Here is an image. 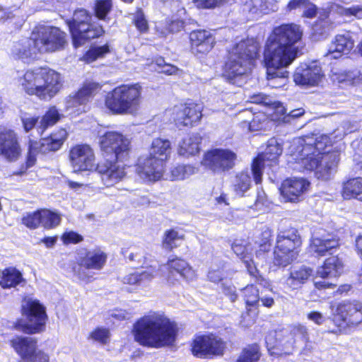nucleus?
Wrapping results in <instances>:
<instances>
[{"instance_id":"obj_1","label":"nucleus","mask_w":362,"mask_h":362,"mask_svg":"<svg viewBox=\"0 0 362 362\" xmlns=\"http://www.w3.org/2000/svg\"><path fill=\"white\" fill-rule=\"evenodd\" d=\"M331 146L328 136L322 134L294 139L290 146L291 158L300 165L299 170H315L319 179L328 180L336 171L339 156L336 153L325 151Z\"/></svg>"},{"instance_id":"obj_2","label":"nucleus","mask_w":362,"mask_h":362,"mask_svg":"<svg viewBox=\"0 0 362 362\" xmlns=\"http://www.w3.org/2000/svg\"><path fill=\"white\" fill-rule=\"evenodd\" d=\"M133 332L135 340L140 344L158 348L175 341L177 328L163 315L152 313L139 320Z\"/></svg>"},{"instance_id":"obj_3","label":"nucleus","mask_w":362,"mask_h":362,"mask_svg":"<svg viewBox=\"0 0 362 362\" xmlns=\"http://www.w3.org/2000/svg\"><path fill=\"white\" fill-rule=\"evenodd\" d=\"M259 45L254 39H246L237 43L231 49L226 63L225 73L229 82L241 86L250 72L258 55Z\"/></svg>"},{"instance_id":"obj_4","label":"nucleus","mask_w":362,"mask_h":362,"mask_svg":"<svg viewBox=\"0 0 362 362\" xmlns=\"http://www.w3.org/2000/svg\"><path fill=\"white\" fill-rule=\"evenodd\" d=\"M300 245V237L296 228L279 232L274 251V264L286 267L291 264L297 257Z\"/></svg>"},{"instance_id":"obj_5","label":"nucleus","mask_w":362,"mask_h":362,"mask_svg":"<svg viewBox=\"0 0 362 362\" xmlns=\"http://www.w3.org/2000/svg\"><path fill=\"white\" fill-rule=\"evenodd\" d=\"M91 16L84 9L76 10L71 21L67 22L72 35L74 45L81 46L88 40L99 37L103 33L101 26L90 23Z\"/></svg>"},{"instance_id":"obj_6","label":"nucleus","mask_w":362,"mask_h":362,"mask_svg":"<svg viewBox=\"0 0 362 362\" xmlns=\"http://www.w3.org/2000/svg\"><path fill=\"white\" fill-rule=\"evenodd\" d=\"M298 53L294 49L281 46L268 40L264 53V63L267 74L272 75L276 71H284L296 58Z\"/></svg>"},{"instance_id":"obj_7","label":"nucleus","mask_w":362,"mask_h":362,"mask_svg":"<svg viewBox=\"0 0 362 362\" xmlns=\"http://www.w3.org/2000/svg\"><path fill=\"white\" fill-rule=\"evenodd\" d=\"M31 35L40 53L58 51L63 49L66 43L65 33L57 27L39 26Z\"/></svg>"},{"instance_id":"obj_8","label":"nucleus","mask_w":362,"mask_h":362,"mask_svg":"<svg viewBox=\"0 0 362 362\" xmlns=\"http://www.w3.org/2000/svg\"><path fill=\"white\" fill-rule=\"evenodd\" d=\"M331 310L334 315L333 322L337 329L330 330L334 334H340L346 325H356L362 322V303L358 301L341 302L332 305Z\"/></svg>"},{"instance_id":"obj_9","label":"nucleus","mask_w":362,"mask_h":362,"mask_svg":"<svg viewBox=\"0 0 362 362\" xmlns=\"http://www.w3.org/2000/svg\"><path fill=\"white\" fill-rule=\"evenodd\" d=\"M141 103L140 92H107L106 107L114 114H134Z\"/></svg>"},{"instance_id":"obj_10","label":"nucleus","mask_w":362,"mask_h":362,"mask_svg":"<svg viewBox=\"0 0 362 362\" xmlns=\"http://www.w3.org/2000/svg\"><path fill=\"white\" fill-rule=\"evenodd\" d=\"M100 148L105 156L115 160H122L128 156L130 150L129 140L117 132H108L100 138Z\"/></svg>"},{"instance_id":"obj_11","label":"nucleus","mask_w":362,"mask_h":362,"mask_svg":"<svg viewBox=\"0 0 362 362\" xmlns=\"http://www.w3.org/2000/svg\"><path fill=\"white\" fill-rule=\"evenodd\" d=\"M236 158V153L228 148H213L204 154L201 164L214 173H223L234 167Z\"/></svg>"},{"instance_id":"obj_12","label":"nucleus","mask_w":362,"mask_h":362,"mask_svg":"<svg viewBox=\"0 0 362 362\" xmlns=\"http://www.w3.org/2000/svg\"><path fill=\"white\" fill-rule=\"evenodd\" d=\"M282 153V148L275 139L268 141L265 151L259 154L253 160L252 171L255 182L258 185L262 182L263 169L266 166L272 167L277 164L278 158Z\"/></svg>"},{"instance_id":"obj_13","label":"nucleus","mask_w":362,"mask_h":362,"mask_svg":"<svg viewBox=\"0 0 362 362\" xmlns=\"http://www.w3.org/2000/svg\"><path fill=\"white\" fill-rule=\"evenodd\" d=\"M66 136V131L64 129H60L57 132L52 133L49 137L41 139L40 144L37 141H30L27 166L31 167L34 165L36 155L38 152L45 153L47 151H54L59 149Z\"/></svg>"},{"instance_id":"obj_14","label":"nucleus","mask_w":362,"mask_h":362,"mask_svg":"<svg viewBox=\"0 0 362 362\" xmlns=\"http://www.w3.org/2000/svg\"><path fill=\"white\" fill-rule=\"evenodd\" d=\"M22 311L28 320L23 331L28 333L38 332L45 324L47 319L44 306L38 300L28 298L23 301Z\"/></svg>"},{"instance_id":"obj_15","label":"nucleus","mask_w":362,"mask_h":362,"mask_svg":"<svg viewBox=\"0 0 362 362\" xmlns=\"http://www.w3.org/2000/svg\"><path fill=\"white\" fill-rule=\"evenodd\" d=\"M203 110V105L194 102H188L184 105L175 106L165 112L172 116V119L178 126H189L200 121Z\"/></svg>"},{"instance_id":"obj_16","label":"nucleus","mask_w":362,"mask_h":362,"mask_svg":"<svg viewBox=\"0 0 362 362\" xmlns=\"http://www.w3.org/2000/svg\"><path fill=\"white\" fill-rule=\"evenodd\" d=\"M303 30L295 23L283 24L274 28L272 34L268 40L277 44L294 49L298 53L296 44L301 40Z\"/></svg>"},{"instance_id":"obj_17","label":"nucleus","mask_w":362,"mask_h":362,"mask_svg":"<svg viewBox=\"0 0 362 362\" xmlns=\"http://www.w3.org/2000/svg\"><path fill=\"white\" fill-rule=\"evenodd\" d=\"M225 349L224 341L214 334L197 336L193 341L192 351L198 357H211L222 355Z\"/></svg>"},{"instance_id":"obj_18","label":"nucleus","mask_w":362,"mask_h":362,"mask_svg":"<svg viewBox=\"0 0 362 362\" xmlns=\"http://www.w3.org/2000/svg\"><path fill=\"white\" fill-rule=\"evenodd\" d=\"M322 68L317 62L303 63L298 66L293 74L296 85L309 88L320 86L324 79Z\"/></svg>"},{"instance_id":"obj_19","label":"nucleus","mask_w":362,"mask_h":362,"mask_svg":"<svg viewBox=\"0 0 362 362\" xmlns=\"http://www.w3.org/2000/svg\"><path fill=\"white\" fill-rule=\"evenodd\" d=\"M69 160L75 172L91 171L97 168L93 150L87 144L74 146L69 152Z\"/></svg>"},{"instance_id":"obj_20","label":"nucleus","mask_w":362,"mask_h":362,"mask_svg":"<svg viewBox=\"0 0 362 362\" xmlns=\"http://www.w3.org/2000/svg\"><path fill=\"white\" fill-rule=\"evenodd\" d=\"M119 160L106 159L97 165L96 170L106 187H112L126 177V165Z\"/></svg>"},{"instance_id":"obj_21","label":"nucleus","mask_w":362,"mask_h":362,"mask_svg":"<svg viewBox=\"0 0 362 362\" xmlns=\"http://www.w3.org/2000/svg\"><path fill=\"white\" fill-rule=\"evenodd\" d=\"M107 261L106 254L100 249L90 250L86 253V255L81 257L78 260V268H74V274L81 280L87 281L89 277L86 272L81 267L86 269H101Z\"/></svg>"},{"instance_id":"obj_22","label":"nucleus","mask_w":362,"mask_h":362,"mask_svg":"<svg viewBox=\"0 0 362 362\" xmlns=\"http://www.w3.org/2000/svg\"><path fill=\"white\" fill-rule=\"evenodd\" d=\"M165 165L153 157H141L138 160L136 171L137 175L146 182H156L163 175Z\"/></svg>"},{"instance_id":"obj_23","label":"nucleus","mask_w":362,"mask_h":362,"mask_svg":"<svg viewBox=\"0 0 362 362\" xmlns=\"http://www.w3.org/2000/svg\"><path fill=\"white\" fill-rule=\"evenodd\" d=\"M21 154L17 134L11 129L0 130V155L9 162H14Z\"/></svg>"},{"instance_id":"obj_24","label":"nucleus","mask_w":362,"mask_h":362,"mask_svg":"<svg viewBox=\"0 0 362 362\" xmlns=\"http://www.w3.org/2000/svg\"><path fill=\"white\" fill-rule=\"evenodd\" d=\"M339 239L333 234L320 228L313 233L310 248L311 252L323 256L339 246Z\"/></svg>"},{"instance_id":"obj_25","label":"nucleus","mask_w":362,"mask_h":362,"mask_svg":"<svg viewBox=\"0 0 362 362\" xmlns=\"http://www.w3.org/2000/svg\"><path fill=\"white\" fill-rule=\"evenodd\" d=\"M240 8L248 18L276 11L277 0H240Z\"/></svg>"},{"instance_id":"obj_26","label":"nucleus","mask_w":362,"mask_h":362,"mask_svg":"<svg viewBox=\"0 0 362 362\" xmlns=\"http://www.w3.org/2000/svg\"><path fill=\"white\" fill-rule=\"evenodd\" d=\"M167 266L169 270L167 281L170 286H176L179 284L178 279L174 277L175 273L187 281H192L195 278V272L183 259L177 257L169 259Z\"/></svg>"},{"instance_id":"obj_27","label":"nucleus","mask_w":362,"mask_h":362,"mask_svg":"<svg viewBox=\"0 0 362 362\" xmlns=\"http://www.w3.org/2000/svg\"><path fill=\"white\" fill-rule=\"evenodd\" d=\"M310 183L303 178H291L286 180L280 189L281 194L288 202H295L305 193Z\"/></svg>"},{"instance_id":"obj_28","label":"nucleus","mask_w":362,"mask_h":362,"mask_svg":"<svg viewBox=\"0 0 362 362\" xmlns=\"http://www.w3.org/2000/svg\"><path fill=\"white\" fill-rule=\"evenodd\" d=\"M38 52L35 43L31 35L30 38H24L13 43L11 54L15 59L28 62L35 57Z\"/></svg>"},{"instance_id":"obj_29","label":"nucleus","mask_w":362,"mask_h":362,"mask_svg":"<svg viewBox=\"0 0 362 362\" xmlns=\"http://www.w3.org/2000/svg\"><path fill=\"white\" fill-rule=\"evenodd\" d=\"M11 346L23 362H30L37 350V341L30 337H16L11 340Z\"/></svg>"},{"instance_id":"obj_30","label":"nucleus","mask_w":362,"mask_h":362,"mask_svg":"<svg viewBox=\"0 0 362 362\" xmlns=\"http://www.w3.org/2000/svg\"><path fill=\"white\" fill-rule=\"evenodd\" d=\"M192 49L194 53H208L214 47L215 39L210 31L197 30L190 33Z\"/></svg>"},{"instance_id":"obj_31","label":"nucleus","mask_w":362,"mask_h":362,"mask_svg":"<svg viewBox=\"0 0 362 362\" xmlns=\"http://www.w3.org/2000/svg\"><path fill=\"white\" fill-rule=\"evenodd\" d=\"M354 48V41L349 33L337 35L329 46L326 57L339 59L344 54H348Z\"/></svg>"},{"instance_id":"obj_32","label":"nucleus","mask_w":362,"mask_h":362,"mask_svg":"<svg viewBox=\"0 0 362 362\" xmlns=\"http://www.w3.org/2000/svg\"><path fill=\"white\" fill-rule=\"evenodd\" d=\"M250 248V246L243 245L237 243H234L232 245V250L234 253L242 259L249 274L255 277L260 284H262V282H265L266 284L267 282L261 276H258L259 272L253 259H252V254L248 252Z\"/></svg>"},{"instance_id":"obj_33","label":"nucleus","mask_w":362,"mask_h":362,"mask_svg":"<svg viewBox=\"0 0 362 362\" xmlns=\"http://www.w3.org/2000/svg\"><path fill=\"white\" fill-rule=\"evenodd\" d=\"M202 138L198 133L188 134L178 144L177 153L185 158L194 156L199 153Z\"/></svg>"},{"instance_id":"obj_34","label":"nucleus","mask_w":362,"mask_h":362,"mask_svg":"<svg viewBox=\"0 0 362 362\" xmlns=\"http://www.w3.org/2000/svg\"><path fill=\"white\" fill-rule=\"evenodd\" d=\"M343 270V263L337 256H332L325 259L324 264L318 267L316 278L322 279L337 277Z\"/></svg>"},{"instance_id":"obj_35","label":"nucleus","mask_w":362,"mask_h":362,"mask_svg":"<svg viewBox=\"0 0 362 362\" xmlns=\"http://www.w3.org/2000/svg\"><path fill=\"white\" fill-rule=\"evenodd\" d=\"M170 142L167 139L160 138L155 139L151 144L148 157H153L158 161H162L165 165V161L170 155Z\"/></svg>"},{"instance_id":"obj_36","label":"nucleus","mask_w":362,"mask_h":362,"mask_svg":"<svg viewBox=\"0 0 362 362\" xmlns=\"http://www.w3.org/2000/svg\"><path fill=\"white\" fill-rule=\"evenodd\" d=\"M251 175H253L252 168L238 173L232 182L234 192L239 197L244 196L252 186Z\"/></svg>"},{"instance_id":"obj_37","label":"nucleus","mask_w":362,"mask_h":362,"mask_svg":"<svg viewBox=\"0 0 362 362\" xmlns=\"http://www.w3.org/2000/svg\"><path fill=\"white\" fill-rule=\"evenodd\" d=\"M307 339V328L303 325H298L293 327L291 333L286 337V339L281 341L280 343L286 346L285 354H289L293 351L296 341H305Z\"/></svg>"},{"instance_id":"obj_38","label":"nucleus","mask_w":362,"mask_h":362,"mask_svg":"<svg viewBox=\"0 0 362 362\" xmlns=\"http://www.w3.org/2000/svg\"><path fill=\"white\" fill-rule=\"evenodd\" d=\"M313 270L307 267H293L290 273V276L286 281V285L292 288H297L301 284L311 276Z\"/></svg>"},{"instance_id":"obj_39","label":"nucleus","mask_w":362,"mask_h":362,"mask_svg":"<svg viewBox=\"0 0 362 362\" xmlns=\"http://www.w3.org/2000/svg\"><path fill=\"white\" fill-rule=\"evenodd\" d=\"M91 92H76L73 95L69 96L66 102L67 110L69 114H79L85 112V104L90 98Z\"/></svg>"},{"instance_id":"obj_40","label":"nucleus","mask_w":362,"mask_h":362,"mask_svg":"<svg viewBox=\"0 0 362 362\" xmlns=\"http://www.w3.org/2000/svg\"><path fill=\"white\" fill-rule=\"evenodd\" d=\"M41 72V68L26 71L21 82L25 90H41L42 85L44 84Z\"/></svg>"},{"instance_id":"obj_41","label":"nucleus","mask_w":362,"mask_h":362,"mask_svg":"<svg viewBox=\"0 0 362 362\" xmlns=\"http://www.w3.org/2000/svg\"><path fill=\"white\" fill-rule=\"evenodd\" d=\"M23 280L21 273L15 268L0 271V286L4 288L15 287Z\"/></svg>"},{"instance_id":"obj_42","label":"nucleus","mask_w":362,"mask_h":362,"mask_svg":"<svg viewBox=\"0 0 362 362\" xmlns=\"http://www.w3.org/2000/svg\"><path fill=\"white\" fill-rule=\"evenodd\" d=\"M43 80L41 90H59L61 81L60 75L54 70L41 68Z\"/></svg>"},{"instance_id":"obj_43","label":"nucleus","mask_w":362,"mask_h":362,"mask_svg":"<svg viewBox=\"0 0 362 362\" xmlns=\"http://www.w3.org/2000/svg\"><path fill=\"white\" fill-rule=\"evenodd\" d=\"M362 194V178L350 179L344 183L342 196L346 199L356 198Z\"/></svg>"},{"instance_id":"obj_44","label":"nucleus","mask_w":362,"mask_h":362,"mask_svg":"<svg viewBox=\"0 0 362 362\" xmlns=\"http://www.w3.org/2000/svg\"><path fill=\"white\" fill-rule=\"evenodd\" d=\"M198 171V168L192 165H178L171 169L169 177L171 180H184Z\"/></svg>"},{"instance_id":"obj_45","label":"nucleus","mask_w":362,"mask_h":362,"mask_svg":"<svg viewBox=\"0 0 362 362\" xmlns=\"http://www.w3.org/2000/svg\"><path fill=\"white\" fill-rule=\"evenodd\" d=\"M333 28L332 23L326 17L318 19L313 26V37L315 40L325 38Z\"/></svg>"},{"instance_id":"obj_46","label":"nucleus","mask_w":362,"mask_h":362,"mask_svg":"<svg viewBox=\"0 0 362 362\" xmlns=\"http://www.w3.org/2000/svg\"><path fill=\"white\" fill-rule=\"evenodd\" d=\"M253 102L256 103H263L265 105L269 106L270 110L273 112L274 119H280L283 117V120L284 121V117L287 116V115H286V109L280 102L272 101L268 98H262L261 100L254 98Z\"/></svg>"},{"instance_id":"obj_47","label":"nucleus","mask_w":362,"mask_h":362,"mask_svg":"<svg viewBox=\"0 0 362 362\" xmlns=\"http://www.w3.org/2000/svg\"><path fill=\"white\" fill-rule=\"evenodd\" d=\"M331 10L344 17L350 18L354 16L358 19H362V6L361 5L344 7L334 4L331 6Z\"/></svg>"},{"instance_id":"obj_48","label":"nucleus","mask_w":362,"mask_h":362,"mask_svg":"<svg viewBox=\"0 0 362 362\" xmlns=\"http://www.w3.org/2000/svg\"><path fill=\"white\" fill-rule=\"evenodd\" d=\"M183 28V21L178 19L171 21L170 22L166 21L165 23H159L156 26L157 32L162 36H166L168 34L171 33L179 32Z\"/></svg>"},{"instance_id":"obj_49","label":"nucleus","mask_w":362,"mask_h":362,"mask_svg":"<svg viewBox=\"0 0 362 362\" xmlns=\"http://www.w3.org/2000/svg\"><path fill=\"white\" fill-rule=\"evenodd\" d=\"M184 235L180 233L175 230H169L165 233L163 246L167 250H172L180 245V242L183 240Z\"/></svg>"},{"instance_id":"obj_50","label":"nucleus","mask_w":362,"mask_h":362,"mask_svg":"<svg viewBox=\"0 0 362 362\" xmlns=\"http://www.w3.org/2000/svg\"><path fill=\"white\" fill-rule=\"evenodd\" d=\"M40 211L41 225L45 228H52L59 225L61 222L60 216L49 210H42Z\"/></svg>"},{"instance_id":"obj_51","label":"nucleus","mask_w":362,"mask_h":362,"mask_svg":"<svg viewBox=\"0 0 362 362\" xmlns=\"http://www.w3.org/2000/svg\"><path fill=\"white\" fill-rule=\"evenodd\" d=\"M288 72L286 71H276L272 75L267 74L268 86L270 88H280L287 82Z\"/></svg>"},{"instance_id":"obj_52","label":"nucleus","mask_w":362,"mask_h":362,"mask_svg":"<svg viewBox=\"0 0 362 362\" xmlns=\"http://www.w3.org/2000/svg\"><path fill=\"white\" fill-rule=\"evenodd\" d=\"M259 357V349L257 345L254 344L243 351L237 362H257Z\"/></svg>"},{"instance_id":"obj_53","label":"nucleus","mask_w":362,"mask_h":362,"mask_svg":"<svg viewBox=\"0 0 362 362\" xmlns=\"http://www.w3.org/2000/svg\"><path fill=\"white\" fill-rule=\"evenodd\" d=\"M109 52L107 45L92 47L83 56V60L87 63H91L98 58L103 57Z\"/></svg>"},{"instance_id":"obj_54","label":"nucleus","mask_w":362,"mask_h":362,"mask_svg":"<svg viewBox=\"0 0 362 362\" xmlns=\"http://www.w3.org/2000/svg\"><path fill=\"white\" fill-rule=\"evenodd\" d=\"M60 118L58 110L54 107H51L45 116L42 118L39 129L41 132L49 126L54 125Z\"/></svg>"},{"instance_id":"obj_55","label":"nucleus","mask_w":362,"mask_h":362,"mask_svg":"<svg viewBox=\"0 0 362 362\" xmlns=\"http://www.w3.org/2000/svg\"><path fill=\"white\" fill-rule=\"evenodd\" d=\"M247 305H255L259 301V290L254 285H248L243 290Z\"/></svg>"},{"instance_id":"obj_56","label":"nucleus","mask_w":362,"mask_h":362,"mask_svg":"<svg viewBox=\"0 0 362 362\" xmlns=\"http://www.w3.org/2000/svg\"><path fill=\"white\" fill-rule=\"evenodd\" d=\"M146 269L139 272V286L149 283L156 275V265L151 264L149 266L146 264L142 265Z\"/></svg>"},{"instance_id":"obj_57","label":"nucleus","mask_w":362,"mask_h":362,"mask_svg":"<svg viewBox=\"0 0 362 362\" xmlns=\"http://www.w3.org/2000/svg\"><path fill=\"white\" fill-rule=\"evenodd\" d=\"M153 68L161 73H164L167 75H173L177 72L178 69L170 64L165 63V60L162 57L157 58L155 62L152 63Z\"/></svg>"},{"instance_id":"obj_58","label":"nucleus","mask_w":362,"mask_h":362,"mask_svg":"<svg viewBox=\"0 0 362 362\" xmlns=\"http://www.w3.org/2000/svg\"><path fill=\"white\" fill-rule=\"evenodd\" d=\"M112 8L111 0H97L95 4V12L96 16L100 19H103L110 12Z\"/></svg>"},{"instance_id":"obj_59","label":"nucleus","mask_w":362,"mask_h":362,"mask_svg":"<svg viewBox=\"0 0 362 362\" xmlns=\"http://www.w3.org/2000/svg\"><path fill=\"white\" fill-rule=\"evenodd\" d=\"M90 337L97 342L105 344L110 339L109 329L103 327H98L90 333Z\"/></svg>"},{"instance_id":"obj_60","label":"nucleus","mask_w":362,"mask_h":362,"mask_svg":"<svg viewBox=\"0 0 362 362\" xmlns=\"http://www.w3.org/2000/svg\"><path fill=\"white\" fill-rule=\"evenodd\" d=\"M223 267L224 264H222L221 266H211L208 272L207 277L209 280L214 283H218L223 280Z\"/></svg>"},{"instance_id":"obj_61","label":"nucleus","mask_w":362,"mask_h":362,"mask_svg":"<svg viewBox=\"0 0 362 362\" xmlns=\"http://www.w3.org/2000/svg\"><path fill=\"white\" fill-rule=\"evenodd\" d=\"M262 243L260 244V250L257 252V258H259L260 255H262V251L265 252L267 251L269 248V243L272 236V231L269 228H265L262 234Z\"/></svg>"},{"instance_id":"obj_62","label":"nucleus","mask_w":362,"mask_h":362,"mask_svg":"<svg viewBox=\"0 0 362 362\" xmlns=\"http://www.w3.org/2000/svg\"><path fill=\"white\" fill-rule=\"evenodd\" d=\"M23 223L28 228H35L41 224L40 211H36L33 214H29L23 218Z\"/></svg>"},{"instance_id":"obj_63","label":"nucleus","mask_w":362,"mask_h":362,"mask_svg":"<svg viewBox=\"0 0 362 362\" xmlns=\"http://www.w3.org/2000/svg\"><path fill=\"white\" fill-rule=\"evenodd\" d=\"M62 239L64 244H76L83 240V237L76 232L67 231L63 234Z\"/></svg>"},{"instance_id":"obj_64","label":"nucleus","mask_w":362,"mask_h":362,"mask_svg":"<svg viewBox=\"0 0 362 362\" xmlns=\"http://www.w3.org/2000/svg\"><path fill=\"white\" fill-rule=\"evenodd\" d=\"M134 22L140 32H146L148 28V22L144 13L140 11L135 14Z\"/></svg>"}]
</instances>
